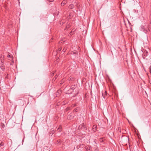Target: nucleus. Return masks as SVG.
I'll return each mask as SVG.
<instances>
[{"label":"nucleus","mask_w":151,"mask_h":151,"mask_svg":"<svg viewBox=\"0 0 151 151\" xmlns=\"http://www.w3.org/2000/svg\"><path fill=\"white\" fill-rule=\"evenodd\" d=\"M147 29H146L145 31H144V32L145 33H147L150 31L151 29V23H149L147 27Z\"/></svg>","instance_id":"f257e3e1"},{"label":"nucleus","mask_w":151,"mask_h":151,"mask_svg":"<svg viewBox=\"0 0 151 151\" xmlns=\"http://www.w3.org/2000/svg\"><path fill=\"white\" fill-rule=\"evenodd\" d=\"M148 52L146 50H144L143 54H142V56L143 59H145L146 57L148 55Z\"/></svg>","instance_id":"f03ea898"},{"label":"nucleus","mask_w":151,"mask_h":151,"mask_svg":"<svg viewBox=\"0 0 151 151\" xmlns=\"http://www.w3.org/2000/svg\"><path fill=\"white\" fill-rule=\"evenodd\" d=\"M85 148L87 151H92V147L90 146L87 145L86 147Z\"/></svg>","instance_id":"7ed1b4c3"},{"label":"nucleus","mask_w":151,"mask_h":151,"mask_svg":"<svg viewBox=\"0 0 151 151\" xmlns=\"http://www.w3.org/2000/svg\"><path fill=\"white\" fill-rule=\"evenodd\" d=\"M62 142L60 139H58L56 142L55 145L57 146H59L62 143Z\"/></svg>","instance_id":"20e7f679"},{"label":"nucleus","mask_w":151,"mask_h":151,"mask_svg":"<svg viewBox=\"0 0 151 151\" xmlns=\"http://www.w3.org/2000/svg\"><path fill=\"white\" fill-rule=\"evenodd\" d=\"M102 95L104 99H106L107 97V93L106 91H105L104 93H102Z\"/></svg>","instance_id":"39448f33"},{"label":"nucleus","mask_w":151,"mask_h":151,"mask_svg":"<svg viewBox=\"0 0 151 151\" xmlns=\"http://www.w3.org/2000/svg\"><path fill=\"white\" fill-rule=\"evenodd\" d=\"M122 138H124V139L126 140V141L129 142V138L127 136H123L122 137Z\"/></svg>","instance_id":"423d86ee"},{"label":"nucleus","mask_w":151,"mask_h":151,"mask_svg":"<svg viewBox=\"0 0 151 151\" xmlns=\"http://www.w3.org/2000/svg\"><path fill=\"white\" fill-rule=\"evenodd\" d=\"M97 126L96 125H93V127H92V129L93 130L94 132H95L97 130Z\"/></svg>","instance_id":"0eeeda50"},{"label":"nucleus","mask_w":151,"mask_h":151,"mask_svg":"<svg viewBox=\"0 0 151 151\" xmlns=\"http://www.w3.org/2000/svg\"><path fill=\"white\" fill-rule=\"evenodd\" d=\"M67 3V1L65 0H64L63 1L61 4V5L62 6H63L65 4H66Z\"/></svg>","instance_id":"6e6552de"},{"label":"nucleus","mask_w":151,"mask_h":151,"mask_svg":"<svg viewBox=\"0 0 151 151\" xmlns=\"http://www.w3.org/2000/svg\"><path fill=\"white\" fill-rule=\"evenodd\" d=\"M74 6V5L73 4H71L68 6V8L70 9H73Z\"/></svg>","instance_id":"1a4fd4ad"},{"label":"nucleus","mask_w":151,"mask_h":151,"mask_svg":"<svg viewBox=\"0 0 151 151\" xmlns=\"http://www.w3.org/2000/svg\"><path fill=\"white\" fill-rule=\"evenodd\" d=\"M76 87V86L75 85H72L71 86L70 88V90L71 89L73 91L75 89Z\"/></svg>","instance_id":"9d476101"},{"label":"nucleus","mask_w":151,"mask_h":151,"mask_svg":"<svg viewBox=\"0 0 151 151\" xmlns=\"http://www.w3.org/2000/svg\"><path fill=\"white\" fill-rule=\"evenodd\" d=\"M0 68L3 71H4L5 69V68L4 66V65L2 64L0 66Z\"/></svg>","instance_id":"9b49d317"},{"label":"nucleus","mask_w":151,"mask_h":151,"mask_svg":"<svg viewBox=\"0 0 151 151\" xmlns=\"http://www.w3.org/2000/svg\"><path fill=\"white\" fill-rule=\"evenodd\" d=\"M79 107H77L75 108L73 110V111L75 112H77L79 110Z\"/></svg>","instance_id":"f8f14e48"},{"label":"nucleus","mask_w":151,"mask_h":151,"mask_svg":"<svg viewBox=\"0 0 151 151\" xmlns=\"http://www.w3.org/2000/svg\"><path fill=\"white\" fill-rule=\"evenodd\" d=\"M61 128H62V127L61 126H59V127L58 128L57 130H58V132L61 131Z\"/></svg>","instance_id":"ddd939ff"},{"label":"nucleus","mask_w":151,"mask_h":151,"mask_svg":"<svg viewBox=\"0 0 151 151\" xmlns=\"http://www.w3.org/2000/svg\"><path fill=\"white\" fill-rule=\"evenodd\" d=\"M141 27V29H142L143 31L144 32V31H145L146 30V29H145V27L144 26H142Z\"/></svg>","instance_id":"4468645a"},{"label":"nucleus","mask_w":151,"mask_h":151,"mask_svg":"<svg viewBox=\"0 0 151 151\" xmlns=\"http://www.w3.org/2000/svg\"><path fill=\"white\" fill-rule=\"evenodd\" d=\"M76 6L78 9H79V5L78 3H75L74 6Z\"/></svg>","instance_id":"2eb2a0df"},{"label":"nucleus","mask_w":151,"mask_h":151,"mask_svg":"<svg viewBox=\"0 0 151 151\" xmlns=\"http://www.w3.org/2000/svg\"><path fill=\"white\" fill-rule=\"evenodd\" d=\"M83 128L84 129L86 130L87 129L85 125H84V123H83Z\"/></svg>","instance_id":"dca6fc26"},{"label":"nucleus","mask_w":151,"mask_h":151,"mask_svg":"<svg viewBox=\"0 0 151 151\" xmlns=\"http://www.w3.org/2000/svg\"><path fill=\"white\" fill-rule=\"evenodd\" d=\"M61 50H62V48L61 47L59 48L58 49V51H57V53H58V52H60L61 51Z\"/></svg>","instance_id":"f3484780"},{"label":"nucleus","mask_w":151,"mask_h":151,"mask_svg":"<svg viewBox=\"0 0 151 151\" xmlns=\"http://www.w3.org/2000/svg\"><path fill=\"white\" fill-rule=\"evenodd\" d=\"M57 77H58V76L56 75L55 76L54 78H53V79L52 80V81H55V80L56 79V78H57Z\"/></svg>","instance_id":"a211bd4d"},{"label":"nucleus","mask_w":151,"mask_h":151,"mask_svg":"<svg viewBox=\"0 0 151 151\" xmlns=\"http://www.w3.org/2000/svg\"><path fill=\"white\" fill-rule=\"evenodd\" d=\"M103 138H99V140L100 142H103Z\"/></svg>","instance_id":"6ab92c4d"},{"label":"nucleus","mask_w":151,"mask_h":151,"mask_svg":"<svg viewBox=\"0 0 151 151\" xmlns=\"http://www.w3.org/2000/svg\"><path fill=\"white\" fill-rule=\"evenodd\" d=\"M79 127L80 129L83 128V124L81 125H80Z\"/></svg>","instance_id":"aec40b11"},{"label":"nucleus","mask_w":151,"mask_h":151,"mask_svg":"<svg viewBox=\"0 0 151 151\" xmlns=\"http://www.w3.org/2000/svg\"><path fill=\"white\" fill-rule=\"evenodd\" d=\"M4 145V143L3 142H1L0 143V146H3Z\"/></svg>","instance_id":"412c9836"},{"label":"nucleus","mask_w":151,"mask_h":151,"mask_svg":"<svg viewBox=\"0 0 151 151\" xmlns=\"http://www.w3.org/2000/svg\"><path fill=\"white\" fill-rule=\"evenodd\" d=\"M76 106V104H73L72 105V107H73Z\"/></svg>","instance_id":"4be33fe9"},{"label":"nucleus","mask_w":151,"mask_h":151,"mask_svg":"<svg viewBox=\"0 0 151 151\" xmlns=\"http://www.w3.org/2000/svg\"><path fill=\"white\" fill-rule=\"evenodd\" d=\"M51 132H52V134H53L54 133V130H52Z\"/></svg>","instance_id":"5701e85b"},{"label":"nucleus","mask_w":151,"mask_h":151,"mask_svg":"<svg viewBox=\"0 0 151 151\" xmlns=\"http://www.w3.org/2000/svg\"><path fill=\"white\" fill-rule=\"evenodd\" d=\"M80 147V146L78 145L76 146V148H77V149H78Z\"/></svg>","instance_id":"b1692460"},{"label":"nucleus","mask_w":151,"mask_h":151,"mask_svg":"<svg viewBox=\"0 0 151 151\" xmlns=\"http://www.w3.org/2000/svg\"><path fill=\"white\" fill-rule=\"evenodd\" d=\"M149 71H151V66H150L149 68Z\"/></svg>","instance_id":"393cba45"},{"label":"nucleus","mask_w":151,"mask_h":151,"mask_svg":"<svg viewBox=\"0 0 151 151\" xmlns=\"http://www.w3.org/2000/svg\"><path fill=\"white\" fill-rule=\"evenodd\" d=\"M54 0H48V1H50V2H52L53 1H54Z\"/></svg>","instance_id":"a878e982"},{"label":"nucleus","mask_w":151,"mask_h":151,"mask_svg":"<svg viewBox=\"0 0 151 151\" xmlns=\"http://www.w3.org/2000/svg\"><path fill=\"white\" fill-rule=\"evenodd\" d=\"M8 57L11 58L12 56H11L10 55H9L8 56Z\"/></svg>","instance_id":"bb28decb"},{"label":"nucleus","mask_w":151,"mask_h":151,"mask_svg":"<svg viewBox=\"0 0 151 151\" xmlns=\"http://www.w3.org/2000/svg\"><path fill=\"white\" fill-rule=\"evenodd\" d=\"M65 51H66V50H64V49L63 50V51H63V52H65Z\"/></svg>","instance_id":"cd10ccee"},{"label":"nucleus","mask_w":151,"mask_h":151,"mask_svg":"<svg viewBox=\"0 0 151 151\" xmlns=\"http://www.w3.org/2000/svg\"><path fill=\"white\" fill-rule=\"evenodd\" d=\"M76 52H73V54L76 53Z\"/></svg>","instance_id":"c85d7f7f"},{"label":"nucleus","mask_w":151,"mask_h":151,"mask_svg":"<svg viewBox=\"0 0 151 151\" xmlns=\"http://www.w3.org/2000/svg\"><path fill=\"white\" fill-rule=\"evenodd\" d=\"M71 79V78H69V80H70Z\"/></svg>","instance_id":"c756f323"},{"label":"nucleus","mask_w":151,"mask_h":151,"mask_svg":"<svg viewBox=\"0 0 151 151\" xmlns=\"http://www.w3.org/2000/svg\"><path fill=\"white\" fill-rule=\"evenodd\" d=\"M54 74V73H52V74L51 75L52 76H53Z\"/></svg>","instance_id":"7c9ffc66"},{"label":"nucleus","mask_w":151,"mask_h":151,"mask_svg":"<svg viewBox=\"0 0 151 151\" xmlns=\"http://www.w3.org/2000/svg\"><path fill=\"white\" fill-rule=\"evenodd\" d=\"M67 109H69V108H68H68H67Z\"/></svg>","instance_id":"2f4dec72"},{"label":"nucleus","mask_w":151,"mask_h":151,"mask_svg":"<svg viewBox=\"0 0 151 151\" xmlns=\"http://www.w3.org/2000/svg\"><path fill=\"white\" fill-rule=\"evenodd\" d=\"M119 66L120 65V64H119Z\"/></svg>","instance_id":"473e14b6"},{"label":"nucleus","mask_w":151,"mask_h":151,"mask_svg":"<svg viewBox=\"0 0 151 151\" xmlns=\"http://www.w3.org/2000/svg\"><path fill=\"white\" fill-rule=\"evenodd\" d=\"M71 33H72V32H70V34H71Z\"/></svg>","instance_id":"72a5a7b5"}]
</instances>
